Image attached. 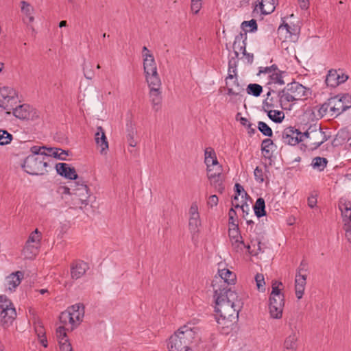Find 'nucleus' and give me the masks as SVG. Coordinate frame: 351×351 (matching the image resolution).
Listing matches in <instances>:
<instances>
[{"mask_svg":"<svg viewBox=\"0 0 351 351\" xmlns=\"http://www.w3.org/2000/svg\"><path fill=\"white\" fill-rule=\"evenodd\" d=\"M243 304L237 293H230L228 300L222 299L221 296L217 298L215 311L219 317L216 319L221 333L227 335L232 331L238 321Z\"/></svg>","mask_w":351,"mask_h":351,"instance_id":"f257e3e1","label":"nucleus"},{"mask_svg":"<svg viewBox=\"0 0 351 351\" xmlns=\"http://www.w3.org/2000/svg\"><path fill=\"white\" fill-rule=\"evenodd\" d=\"M219 277L212 282V287L214 289V298L215 300L218 297L222 299L228 300L230 293H237L228 287L230 285H234L236 282V275L228 269H219Z\"/></svg>","mask_w":351,"mask_h":351,"instance_id":"f03ea898","label":"nucleus"},{"mask_svg":"<svg viewBox=\"0 0 351 351\" xmlns=\"http://www.w3.org/2000/svg\"><path fill=\"white\" fill-rule=\"evenodd\" d=\"M195 331L188 326H181L169 339V351H189V345L195 337Z\"/></svg>","mask_w":351,"mask_h":351,"instance_id":"7ed1b4c3","label":"nucleus"},{"mask_svg":"<svg viewBox=\"0 0 351 351\" xmlns=\"http://www.w3.org/2000/svg\"><path fill=\"white\" fill-rule=\"evenodd\" d=\"M48 166L46 156H36L34 155H29L26 157L21 165L26 173L33 176L45 174L48 171L46 169Z\"/></svg>","mask_w":351,"mask_h":351,"instance_id":"20e7f679","label":"nucleus"},{"mask_svg":"<svg viewBox=\"0 0 351 351\" xmlns=\"http://www.w3.org/2000/svg\"><path fill=\"white\" fill-rule=\"evenodd\" d=\"M302 136L306 141V146L313 150L319 147L328 140V138L320 125H311Z\"/></svg>","mask_w":351,"mask_h":351,"instance_id":"39448f33","label":"nucleus"},{"mask_svg":"<svg viewBox=\"0 0 351 351\" xmlns=\"http://www.w3.org/2000/svg\"><path fill=\"white\" fill-rule=\"evenodd\" d=\"M71 187L73 204L79 206L80 209H83V206H86L89 202L90 192L88 186L84 181L78 180L72 182Z\"/></svg>","mask_w":351,"mask_h":351,"instance_id":"423d86ee","label":"nucleus"},{"mask_svg":"<svg viewBox=\"0 0 351 351\" xmlns=\"http://www.w3.org/2000/svg\"><path fill=\"white\" fill-rule=\"evenodd\" d=\"M329 105L332 115L337 117L351 107V95L344 94L332 97L329 99Z\"/></svg>","mask_w":351,"mask_h":351,"instance_id":"0eeeda50","label":"nucleus"},{"mask_svg":"<svg viewBox=\"0 0 351 351\" xmlns=\"http://www.w3.org/2000/svg\"><path fill=\"white\" fill-rule=\"evenodd\" d=\"M18 100L16 91L12 87L3 86L0 88V107L9 109V106L16 104Z\"/></svg>","mask_w":351,"mask_h":351,"instance_id":"6e6552de","label":"nucleus"},{"mask_svg":"<svg viewBox=\"0 0 351 351\" xmlns=\"http://www.w3.org/2000/svg\"><path fill=\"white\" fill-rule=\"evenodd\" d=\"M302 133L293 127L285 128L281 133L282 141L289 145H295L300 142L304 141V138L302 136Z\"/></svg>","mask_w":351,"mask_h":351,"instance_id":"1a4fd4ad","label":"nucleus"},{"mask_svg":"<svg viewBox=\"0 0 351 351\" xmlns=\"http://www.w3.org/2000/svg\"><path fill=\"white\" fill-rule=\"evenodd\" d=\"M269 309L271 317L274 319L281 318L285 305L284 295L269 296Z\"/></svg>","mask_w":351,"mask_h":351,"instance_id":"9d476101","label":"nucleus"},{"mask_svg":"<svg viewBox=\"0 0 351 351\" xmlns=\"http://www.w3.org/2000/svg\"><path fill=\"white\" fill-rule=\"evenodd\" d=\"M13 114L16 118L24 120H34L39 117L38 111L27 104H23L13 108Z\"/></svg>","mask_w":351,"mask_h":351,"instance_id":"9b49d317","label":"nucleus"},{"mask_svg":"<svg viewBox=\"0 0 351 351\" xmlns=\"http://www.w3.org/2000/svg\"><path fill=\"white\" fill-rule=\"evenodd\" d=\"M287 86L289 87V90H291V93H292L294 97H295L296 101L304 100L307 98L309 89L306 88L301 84L293 82L288 84Z\"/></svg>","mask_w":351,"mask_h":351,"instance_id":"f8f14e48","label":"nucleus"},{"mask_svg":"<svg viewBox=\"0 0 351 351\" xmlns=\"http://www.w3.org/2000/svg\"><path fill=\"white\" fill-rule=\"evenodd\" d=\"M217 168V174H212L210 173L208 180L210 181V185L215 189L216 191L219 193H223L225 190V186L223 184L224 176L221 173V165H218Z\"/></svg>","mask_w":351,"mask_h":351,"instance_id":"ddd939ff","label":"nucleus"},{"mask_svg":"<svg viewBox=\"0 0 351 351\" xmlns=\"http://www.w3.org/2000/svg\"><path fill=\"white\" fill-rule=\"evenodd\" d=\"M56 169L59 175L65 178L73 180L78 179L75 168L71 167L69 164L58 163L56 165Z\"/></svg>","mask_w":351,"mask_h":351,"instance_id":"4468645a","label":"nucleus"},{"mask_svg":"<svg viewBox=\"0 0 351 351\" xmlns=\"http://www.w3.org/2000/svg\"><path fill=\"white\" fill-rule=\"evenodd\" d=\"M88 269V265L82 261L73 262L71 265V278L75 280L79 279L86 274Z\"/></svg>","mask_w":351,"mask_h":351,"instance_id":"2eb2a0df","label":"nucleus"},{"mask_svg":"<svg viewBox=\"0 0 351 351\" xmlns=\"http://www.w3.org/2000/svg\"><path fill=\"white\" fill-rule=\"evenodd\" d=\"M97 132L95 134V140L97 145L101 147V154H106L108 149V142L105 134L104 130L101 126L97 128Z\"/></svg>","mask_w":351,"mask_h":351,"instance_id":"dca6fc26","label":"nucleus"},{"mask_svg":"<svg viewBox=\"0 0 351 351\" xmlns=\"http://www.w3.org/2000/svg\"><path fill=\"white\" fill-rule=\"evenodd\" d=\"M1 325L7 328L10 326L16 317V311L15 308L1 311Z\"/></svg>","mask_w":351,"mask_h":351,"instance_id":"f3484780","label":"nucleus"},{"mask_svg":"<svg viewBox=\"0 0 351 351\" xmlns=\"http://www.w3.org/2000/svg\"><path fill=\"white\" fill-rule=\"evenodd\" d=\"M68 312L70 313V316L72 317L74 324L77 326L82 322L84 315V306L82 304H75L67 308Z\"/></svg>","mask_w":351,"mask_h":351,"instance_id":"a211bd4d","label":"nucleus"},{"mask_svg":"<svg viewBox=\"0 0 351 351\" xmlns=\"http://www.w3.org/2000/svg\"><path fill=\"white\" fill-rule=\"evenodd\" d=\"M24 277V273L21 271H17L12 273L6 277V282L8 288L10 291H14L15 289L21 284Z\"/></svg>","mask_w":351,"mask_h":351,"instance_id":"6ab92c4d","label":"nucleus"},{"mask_svg":"<svg viewBox=\"0 0 351 351\" xmlns=\"http://www.w3.org/2000/svg\"><path fill=\"white\" fill-rule=\"evenodd\" d=\"M149 97L152 103V108L156 112L161 108L162 96L161 89L151 88L149 92Z\"/></svg>","mask_w":351,"mask_h":351,"instance_id":"aec40b11","label":"nucleus"},{"mask_svg":"<svg viewBox=\"0 0 351 351\" xmlns=\"http://www.w3.org/2000/svg\"><path fill=\"white\" fill-rule=\"evenodd\" d=\"M246 39L247 36H245V34H243L241 32L239 35L236 36L232 45L233 50L234 52V58H235L236 59L238 58L239 52H245Z\"/></svg>","mask_w":351,"mask_h":351,"instance_id":"412c9836","label":"nucleus"},{"mask_svg":"<svg viewBox=\"0 0 351 351\" xmlns=\"http://www.w3.org/2000/svg\"><path fill=\"white\" fill-rule=\"evenodd\" d=\"M143 57V69L145 75H149L152 73L156 74L157 66L153 55L152 53H144Z\"/></svg>","mask_w":351,"mask_h":351,"instance_id":"4be33fe9","label":"nucleus"},{"mask_svg":"<svg viewBox=\"0 0 351 351\" xmlns=\"http://www.w3.org/2000/svg\"><path fill=\"white\" fill-rule=\"evenodd\" d=\"M339 208L341 210L344 224H351V202L340 200Z\"/></svg>","mask_w":351,"mask_h":351,"instance_id":"5701e85b","label":"nucleus"},{"mask_svg":"<svg viewBox=\"0 0 351 351\" xmlns=\"http://www.w3.org/2000/svg\"><path fill=\"white\" fill-rule=\"evenodd\" d=\"M307 275H296L295 280V295L298 299H301L303 296L305 286L306 283Z\"/></svg>","mask_w":351,"mask_h":351,"instance_id":"b1692460","label":"nucleus"},{"mask_svg":"<svg viewBox=\"0 0 351 351\" xmlns=\"http://www.w3.org/2000/svg\"><path fill=\"white\" fill-rule=\"evenodd\" d=\"M47 154H45L46 160H50V157L58 158L62 160H66V156H69V151L63 150L60 148L49 147L47 149Z\"/></svg>","mask_w":351,"mask_h":351,"instance_id":"393cba45","label":"nucleus"},{"mask_svg":"<svg viewBox=\"0 0 351 351\" xmlns=\"http://www.w3.org/2000/svg\"><path fill=\"white\" fill-rule=\"evenodd\" d=\"M204 162L206 165V167L212 166L218 167V165H219L215 152L212 147H209L206 148L204 151Z\"/></svg>","mask_w":351,"mask_h":351,"instance_id":"a878e982","label":"nucleus"},{"mask_svg":"<svg viewBox=\"0 0 351 351\" xmlns=\"http://www.w3.org/2000/svg\"><path fill=\"white\" fill-rule=\"evenodd\" d=\"M226 84V88L228 90L227 94L230 96H242V93L244 91V88L239 85L237 78L234 80L232 82V84H230V82L227 81Z\"/></svg>","mask_w":351,"mask_h":351,"instance_id":"bb28decb","label":"nucleus"},{"mask_svg":"<svg viewBox=\"0 0 351 351\" xmlns=\"http://www.w3.org/2000/svg\"><path fill=\"white\" fill-rule=\"evenodd\" d=\"M277 0H261L259 3V8L262 14H269L272 13L276 8V1Z\"/></svg>","mask_w":351,"mask_h":351,"instance_id":"cd10ccee","label":"nucleus"},{"mask_svg":"<svg viewBox=\"0 0 351 351\" xmlns=\"http://www.w3.org/2000/svg\"><path fill=\"white\" fill-rule=\"evenodd\" d=\"M278 97H279V101L281 105L296 101L295 97H294L293 94L291 93V90H289L288 86L282 90L278 91Z\"/></svg>","mask_w":351,"mask_h":351,"instance_id":"c85d7f7f","label":"nucleus"},{"mask_svg":"<svg viewBox=\"0 0 351 351\" xmlns=\"http://www.w3.org/2000/svg\"><path fill=\"white\" fill-rule=\"evenodd\" d=\"M145 77L149 90L151 88L161 89L162 84L158 72H156V74L153 73H150L149 75L146 74Z\"/></svg>","mask_w":351,"mask_h":351,"instance_id":"c756f323","label":"nucleus"},{"mask_svg":"<svg viewBox=\"0 0 351 351\" xmlns=\"http://www.w3.org/2000/svg\"><path fill=\"white\" fill-rule=\"evenodd\" d=\"M38 252V245L26 243L23 250V254L26 258H33Z\"/></svg>","mask_w":351,"mask_h":351,"instance_id":"7c9ffc66","label":"nucleus"},{"mask_svg":"<svg viewBox=\"0 0 351 351\" xmlns=\"http://www.w3.org/2000/svg\"><path fill=\"white\" fill-rule=\"evenodd\" d=\"M255 215L258 217H262L263 216L266 215V211H265V202L263 198L258 197L255 204L253 206Z\"/></svg>","mask_w":351,"mask_h":351,"instance_id":"2f4dec72","label":"nucleus"},{"mask_svg":"<svg viewBox=\"0 0 351 351\" xmlns=\"http://www.w3.org/2000/svg\"><path fill=\"white\" fill-rule=\"evenodd\" d=\"M237 77V59L232 58L228 61V73L226 78V83L229 80H236Z\"/></svg>","mask_w":351,"mask_h":351,"instance_id":"473e14b6","label":"nucleus"},{"mask_svg":"<svg viewBox=\"0 0 351 351\" xmlns=\"http://www.w3.org/2000/svg\"><path fill=\"white\" fill-rule=\"evenodd\" d=\"M339 77V73L337 70L330 69L328 71L326 78V84L328 86L336 87L339 85L337 78Z\"/></svg>","mask_w":351,"mask_h":351,"instance_id":"72a5a7b5","label":"nucleus"},{"mask_svg":"<svg viewBox=\"0 0 351 351\" xmlns=\"http://www.w3.org/2000/svg\"><path fill=\"white\" fill-rule=\"evenodd\" d=\"M241 28L244 32L243 34H245L247 36V32H254L258 29V25L256 23V20L251 19L250 21H245L241 23Z\"/></svg>","mask_w":351,"mask_h":351,"instance_id":"f704fd0d","label":"nucleus"},{"mask_svg":"<svg viewBox=\"0 0 351 351\" xmlns=\"http://www.w3.org/2000/svg\"><path fill=\"white\" fill-rule=\"evenodd\" d=\"M297 341V335L295 332H293L291 335H290L285 339L284 342V350L295 351Z\"/></svg>","mask_w":351,"mask_h":351,"instance_id":"c9c22d12","label":"nucleus"},{"mask_svg":"<svg viewBox=\"0 0 351 351\" xmlns=\"http://www.w3.org/2000/svg\"><path fill=\"white\" fill-rule=\"evenodd\" d=\"M328 164V160L326 158L317 156L314 158L311 162L313 169L322 171Z\"/></svg>","mask_w":351,"mask_h":351,"instance_id":"e433bc0d","label":"nucleus"},{"mask_svg":"<svg viewBox=\"0 0 351 351\" xmlns=\"http://www.w3.org/2000/svg\"><path fill=\"white\" fill-rule=\"evenodd\" d=\"M60 322L64 325H66L68 324L71 325V329L73 330L77 327V324H74V321L71 316H70V313L68 312V310H66L64 312H62L59 317Z\"/></svg>","mask_w":351,"mask_h":351,"instance_id":"4c0bfd02","label":"nucleus"},{"mask_svg":"<svg viewBox=\"0 0 351 351\" xmlns=\"http://www.w3.org/2000/svg\"><path fill=\"white\" fill-rule=\"evenodd\" d=\"M267 114L268 117L276 123H281L285 119V113L282 111L271 110Z\"/></svg>","mask_w":351,"mask_h":351,"instance_id":"58836bf2","label":"nucleus"},{"mask_svg":"<svg viewBox=\"0 0 351 351\" xmlns=\"http://www.w3.org/2000/svg\"><path fill=\"white\" fill-rule=\"evenodd\" d=\"M246 91L249 95L258 97L263 92V87L258 84H250L246 88Z\"/></svg>","mask_w":351,"mask_h":351,"instance_id":"ea45409f","label":"nucleus"},{"mask_svg":"<svg viewBox=\"0 0 351 351\" xmlns=\"http://www.w3.org/2000/svg\"><path fill=\"white\" fill-rule=\"evenodd\" d=\"M12 135L6 130H0V145H5L12 141Z\"/></svg>","mask_w":351,"mask_h":351,"instance_id":"a19ab883","label":"nucleus"},{"mask_svg":"<svg viewBox=\"0 0 351 351\" xmlns=\"http://www.w3.org/2000/svg\"><path fill=\"white\" fill-rule=\"evenodd\" d=\"M258 129L264 136L271 137L273 135L271 128L263 121H258Z\"/></svg>","mask_w":351,"mask_h":351,"instance_id":"79ce46f5","label":"nucleus"},{"mask_svg":"<svg viewBox=\"0 0 351 351\" xmlns=\"http://www.w3.org/2000/svg\"><path fill=\"white\" fill-rule=\"evenodd\" d=\"M10 308H14L12 301L4 295H0V309L4 311Z\"/></svg>","mask_w":351,"mask_h":351,"instance_id":"37998d69","label":"nucleus"},{"mask_svg":"<svg viewBox=\"0 0 351 351\" xmlns=\"http://www.w3.org/2000/svg\"><path fill=\"white\" fill-rule=\"evenodd\" d=\"M200 225L199 216L193 217L191 216L189 219V229L192 232H197L198 231V227Z\"/></svg>","mask_w":351,"mask_h":351,"instance_id":"c03bdc74","label":"nucleus"},{"mask_svg":"<svg viewBox=\"0 0 351 351\" xmlns=\"http://www.w3.org/2000/svg\"><path fill=\"white\" fill-rule=\"evenodd\" d=\"M40 239H41V233L38 231V229H36L34 232H32L30 234L26 243L39 245Z\"/></svg>","mask_w":351,"mask_h":351,"instance_id":"a18cd8bd","label":"nucleus"},{"mask_svg":"<svg viewBox=\"0 0 351 351\" xmlns=\"http://www.w3.org/2000/svg\"><path fill=\"white\" fill-rule=\"evenodd\" d=\"M284 73L285 72L280 71H278V72L272 73L269 75L271 82L275 84H278L280 85L285 84V82L282 79V74Z\"/></svg>","mask_w":351,"mask_h":351,"instance_id":"49530a36","label":"nucleus"},{"mask_svg":"<svg viewBox=\"0 0 351 351\" xmlns=\"http://www.w3.org/2000/svg\"><path fill=\"white\" fill-rule=\"evenodd\" d=\"M255 281L258 290L262 292L265 291V282L264 276L262 274H257L255 276Z\"/></svg>","mask_w":351,"mask_h":351,"instance_id":"de8ad7c7","label":"nucleus"},{"mask_svg":"<svg viewBox=\"0 0 351 351\" xmlns=\"http://www.w3.org/2000/svg\"><path fill=\"white\" fill-rule=\"evenodd\" d=\"M229 237L230 239L231 242L232 241L241 239L242 236L241 235L239 228H229L228 230Z\"/></svg>","mask_w":351,"mask_h":351,"instance_id":"09e8293b","label":"nucleus"},{"mask_svg":"<svg viewBox=\"0 0 351 351\" xmlns=\"http://www.w3.org/2000/svg\"><path fill=\"white\" fill-rule=\"evenodd\" d=\"M21 4L22 12H23L26 16H30L32 14L34 8L29 3L25 1H21Z\"/></svg>","mask_w":351,"mask_h":351,"instance_id":"8fccbe9b","label":"nucleus"},{"mask_svg":"<svg viewBox=\"0 0 351 351\" xmlns=\"http://www.w3.org/2000/svg\"><path fill=\"white\" fill-rule=\"evenodd\" d=\"M46 147H39V146H33L31 147V152H32V155H34L36 156H45L47 152L45 150H47Z\"/></svg>","mask_w":351,"mask_h":351,"instance_id":"3c124183","label":"nucleus"},{"mask_svg":"<svg viewBox=\"0 0 351 351\" xmlns=\"http://www.w3.org/2000/svg\"><path fill=\"white\" fill-rule=\"evenodd\" d=\"M84 77L88 80H92L94 77V71L93 70V66L89 64H84L83 67Z\"/></svg>","mask_w":351,"mask_h":351,"instance_id":"603ef678","label":"nucleus"},{"mask_svg":"<svg viewBox=\"0 0 351 351\" xmlns=\"http://www.w3.org/2000/svg\"><path fill=\"white\" fill-rule=\"evenodd\" d=\"M271 145H273V141L270 138H265L262 141L261 150L265 153L266 157H269V150L267 148Z\"/></svg>","mask_w":351,"mask_h":351,"instance_id":"864d4df0","label":"nucleus"},{"mask_svg":"<svg viewBox=\"0 0 351 351\" xmlns=\"http://www.w3.org/2000/svg\"><path fill=\"white\" fill-rule=\"evenodd\" d=\"M255 180L259 183L264 182V173L263 169L259 167H256L254 171Z\"/></svg>","mask_w":351,"mask_h":351,"instance_id":"5fc2aeb1","label":"nucleus"},{"mask_svg":"<svg viewBox=\"0 0 351 351\" xmlns=\"http://www.w3.org/2000/svg\"><path fill=\"white\" fill-rule=\"evenodd\" d=\"M56 336L57 338L59 339V341H62L63 340L66 339V333L64 326H59L56 329Z\"/></svg>","mask_w":351,"mask_h":351,"instance_id":"6e6d98bb","label":"nucleus"},{"mask_svg":"<svg viewBox=\"0 0 351 351\" xmlns=\"http://www.w3.org/2000/svg\"><path fill=\"white\" fill-rule=\"evenodd\" d=\"M306 267L307 263L304 260H302L297 269L296 275H306Z\"/></svg>","mask_w":351,"mask_h":351,"instance_id":"4d7b16f0","label":"nucleus"},{"mask_svg":"<svg viewBox=\"0 0 351 351\" xmlns=\"http://www.w3.org/2000/svg\"><path fill=\"white\" fill-rule=\"evenodd\" d=\"M274 104H272V99L269 101V98L267 97L263 102L262 110L268 113V111L271 110V108H274Z\"/></svg>","mask_w":351,"mask_h":351,"instance_id":"13d9d810","label":"nucleus"},{"mask_svg":"<svg viewBox=\"0 0 351 351\" xmlns=\"http://www.w3.org/2000/svg\"><path fill=\"white\" fill-rule=\"evenodd\" d=\"M60 349L61 351H73L71 344L69 342L68 339H64L62 342L60 341Z\"/></svg>","mask_w":351,"mask_h":351,"instance_id":"bf43d9fd","label":"nucleus"},{"mask_svg":"<svg viewBox=\"0 0 351 351\" xmlns=\"http://www.w3.org/2000/svg\"><path fill=\"white\" fill-rule=\"evenodd\" d=\"M282 285V283L280 282L274 281L272 284V291L270 294V296H278V295H283V293H281L280 289L278 288L276 285Z\"/></svg>","mask_w":351,"mask_h":351,"instance_id":"052dcab7","label":"nucleus"},{"mask_svg":"<svg viewBox=\"0 0 351 351\" xmlns=\"http://www.w3.org/2000/svg\"><path fill=\"white\" fill-rule=\"evenodd\" d=\"M232 245L235 251H237V252L241 251L243 250V245H244V241H243V239L232 241Z\"/></svg>","mask_w":351,"mask_h":351,"instance_id":"680f3d73","label":"nucleus"},{"mask_svg":"<svg viewBox=\"0 0 351 351\" xmlns=\"http://www.w3.org/2000/svg\"><path fill=\"white\" fill-rule=\"evenodd\" d=\"M234 192H235V195H239V196L241 195L242 197H243L244 195L248 196L247 193L245 191L243 187L239 183L235 184Z\"/></svg>","mask_w":351,"mask_h":351,"instance_id":"e2e57ef3","label":"nucleus"},{"mask_svg":"<svg viewBox=\"0 0 351 351\" xmlns=\"http://www.w3.org/2000/svg\"><path fill=\"white\" fill-rule=\"evenodd\" d=\"M241 115V113L240 112H238L237 116H236V119L237 120H239L240 121V123L246 127L247 129H250L251 128V126H252V124L248 121L247 119L245 118V117H240L239 119V117Z\"/></svg>","mask_w":351,"mask_h":351,"instance_id":"0e129e2a","label":"nucleus"},{"mask_svg":"<svg viewBox=\"0 0 351 351\" xmlns=\"http://www.w3.org/2000/svg\"><path fill=\"white\" fill-rule=\"evenodd\" d=\"M218 202V197L216 195H212L209 197L207 204L208 206L213 208V206H216L217 205Z\"/></svg>","mask_w":351,"mask_h":351,"instance_id":"69168bd1","label":"nucleus"},{"mask_svg":"<svg viewBox=\"0 0 351 351\" xmlns=\"http://www.w3.org/2000/svg\"><path fill=\"white\" fill-rule=\"evenodd\" d=\"M232 205L233 206H234V208H241V210H242V212L243 213V217L245 219V214L247 215L248 214V209H249V206H248V204L247 203L240 206L239 204H234L233 202H232Z\"/></svg>","mask_w":351,"mask_h":351,"instance_id":"338daca9","label":"nucleus"},{"mask_svg":"<svg viewBox=\"0 0 351 351\" xmlns=\"http://www.w3.org/2000/svg\"><path fill=\"white\" fill-rule=\"evenodd\" d=\"M308 206L313 208L316 206L317 201L316 195H311L308 197Z\"/></svg>","mask_w":351,"mask_h":351,"instance_id":"774afa93","label":"nucleus"}]
</instances>
